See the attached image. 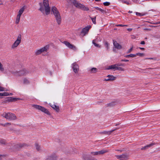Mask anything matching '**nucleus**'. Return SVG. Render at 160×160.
<instances>
[{
	"mask_svg": "<svg viewBox=\"0 0 160 160\" xmlns=\"http://www.w3.org/2000/svg\"><path fill=\"white\" fill-rule=\"evenodd\" d=\"M116 77L114 76L111 75H108L104 79V81H112L115 80L116 79Z\"/></svg>",
	"mask_w": 160,
	"mask_h": 160,
	"instance_id": "12",
	"label": "nucleus"
},
{
	"mask_svg": "<svg viewBox=\"0 0 160 160\" xmlns=\"http://www.w3.org/2000/svg\"><path fill=\"white\" fill-rule=\"evenodd\" d=\"M87 156L86 155H84L83 156V158L85 160H87V159L85 157ZM90 160H97V159H91Z\"/></svg>",
	"mask_w": 160,
	"mask_h": 160,
	"instance_id": "42",
	"label": "nucleus"
},
{
	"mask_svg": "<svg viewBox=\"0 0 160 160\" xmlns=\"http://www.w3.org/2000/svg\"><path fill=\"white\" fill-rule=\"evenodd\" d=\"M90 18L92 20V21L93 22V23L95 24H96V17H95L93 18L91 17Z\"/></svg>",
	"mask_w": 160,
	"mask_h": 160,
	"instance_id": "30",
	"label": "nucleus"
},
{
	"mask_svg": "<svg viewBox=\"0 0 160 160\" xmlns=\"http://www.w3.org/2000/svg\"><path fill=\"white\" fill-rule=\"evenodd\" d=\"M45 103H46L48 104V103H47L46 102H45Z\"/></svg>",
	"mask_w": 160,
	"mask_h": 160,
	"instance_id": "57",
	"label": "nucleus"
},
{
	"mask_svg": "<svg viewBox=\"0 0 160 160\" xmlns=\"http://www.w3.org/2000/svg\"><path fill=\"white\" fill-rule=\"evenodd\" d=\"M97 42V41L96 39L93 40L92 41V43L94 45L95 47L100 48L101 47L98 44Z\"/></svg>",
	"mask_w": 160,
	"mask_h": 160,
	"instance_id": "21",
	"label": "nucleus"
},
{
	"mask_svg": "<svg viewBox=\"0 0 160 160\" xmlns=\"http://www.w3.org/2000/svg\"><path fill=\"white\" fill-rule=\"evenodd\" d=\"M127 30L129 31V32H130L132 30V28H128L127 29Z\"/></svg>",
	"mask_w": 160,
	"mask_h": 160,
	"instance_id": "46",
	"label": "nucleus"
},
{
	"mask_svg": "<svg viewBox=\"0 0 160 160\" xmlns=\"http://www.w3.org/2000/svg\"><path fill=\"white\" fill-rule=\"evenodd\" d=\"M52 11L55 17L57 23L58 24H60L61 22V18L59 12L55 7H52Z\"/></svg>",
	"mask_w": 160,
	"mask_h": 160,
	"instance_id": "2",
	"label": "nucleus"
},
{
	"mask_svg": "<svg viewBox=\"0 0 160 160\" xmlns=\"http://www.w3.org/2000/svg\"><path fill=\"white\" fill-rule=\"evenodd\" d=\"M145 59L153 60H156V58H146Z\"/></svg>",
	"mask_w": 160,
	"mask_h": 160,
	"instance_id": "39",
	"label": "nucleus"
},
{
	"mask_svg": "<svg viewBox=\"0 0 160 160\" xmlns=\"http://www.w3.org/2000/svg\"><path fill=\"white\" fill-rule=\"evenodd\" d=\"M100 103V102L98 101L97 102H96V103L97 104H99Z\"/></svg>",
	"mask_w": 160,
	"mask_h": 160,
	"instance_id": "53",
	"label": "nucleus"
},
{
	"mask_svg": "<svg viewBox=\"0 0 160 160\" xmlns=\"http://www.w3.org/2000/svg\"><path fill=\"white\" fill-rule=\"evenodd\" d=\"M2 116L9 120H13L16 119V117L14 114L9 112H4L2 114Z\"/></svg>",
	"mask_w": 160,
	"mask_h": 160,
	"instance_id": "4",
	"label": "nucleus"
},
{
	"mask_svg": "<svg viewBox=\"0 0 160 160\" xmlns=\"http://www.w3.org/2000/svg\"><path fill=\"white\" fill-rule=\"evenodd\" d=\"M95 8H96V9L101 11V12H104V10L102 9H101L98 7H96Z\"/></svg>",
	"mask_w": 160,
	"mask_h": 160,
	"instance_id": "32",
	"label": "nucleus"
},
{
	"mask_svg": "<svg viewBox=\"0 0 160 160\" xmlns=\"http://www.w3.org/2000/svg\"><path fill=\"white\" fill-rule=\"evenodd\" d=\"M49 48V46L48 45H46L40 49L37 50L35 51V54L36 55H38L40 54L42 52H47L48 49Z\"/></svg>",
	"mask_w": 160,
	"mask_h": 160,
	"instance_id": "7",
	"label": "nucleus"
},
{
	"mask_svg": "<svg viewBox=\"0 0 160 160\" xmlns=\"http://www.w3.org/2000/svg\"><path fill=\"white\" fill-rule=\"evenodd\" d=\"M136 15L137 16H139L143 15V14H142L139 12H136Z\"/></svg>",
	"mask_w": 160,
	"mask_h": 160,
	"instance_id": "41",
	"label": "nucleus"
},
{
	"mask_svg": "<svg viewBox=\"0 0 160 160\" xmlns=\"http://www.w3.org/2000/svg\"><path fill=\"white\" fill-rule=\"evenodd\" d=\"M2 94L3 95V96H7L9 95V93L7 92H2Z\"/></svg>",
	"mask_w": 160,
	"mask_h": 160,
	"instance_id": "34",
	"label": "nucleus"
},
{
	"mask_svg": "<svg viewBox=\"0 0 160 160\" xmlns=\"http://www.w3.org/2000/svg\"><path fill=\"white\" fill-rule=\"evenodd\" d=\"M25 10V8L24 7L22 8L18 11V15L21 16Z\"/></svg>",
	"mask_w": 160,
	"mask_h": 160,
	"instance_id": "20",
	"label": "nucleus"
},
{
	"mask_svg": "<svg viewBox=\"0 0 160 160\" xmlns=\"http://www.w3.org/2000/svg\"><path fill=\"white\" fill-rule=\"evenodd\" d=\"M104 46L107 48V50H108L109 48V44L107 42H105Z\"/></svg>",
	"mask_w": 160,
	"mask_h": 160,
	"instance_id": "28",
	"label": "nucleus"
},
{
	"mask_svg": "<svg viewBox=\"0 0 160 160\" xmlns=\"http://www.w3.org/2000/svg\"><path fill=\"white\" fill-rule=\"evenodd\" d=\"M145 43V42L144 41H142L141 42V44H144Z\"/></svg>",
	"mask_w": 160,
	"mask_h": 160,
	"instance_id": "47",
	"label": "nucleus"
},
{
	"mask_svg": "<svg viewBox=\"0 0 160 160\" xmlns=\"http://www.w3.org/2000/svg\"><path fill=\"white\" fill-rule=\"evenodd\" d=\"M103 4L105 6H108L110 4V3L109 2H106L103 3Z\"/></svg>",
	"mask_w": 160,
	"mask_h": 160,
	"instance_id": "37",
	"label": "nucleus"
},
{
	"mask_svg": "<svg viewBox=\"0 0 160 160\" xmlns=\"http://www.w3.org/2000/svg\"><path fill=\"white\" fill-rule=\"evenodd\" d=\"M7 91L4 88L0 86V91Z\"/></svg>",
	"mask_w": 160,
	"mask_h": 160,
	"instance_id": "35",
	"label": "nucleus"
},
{
	"mask_svg": "<svg viewBox=\"0 0 160 160\" xmlns=\"http://www.w3.org/2000/svg\"><path fill=\"white\" fill-rule=\"evenodd\" d=\"M48 104L55 110L56 112H59L60 111V109L58 106L56 104H52L49 103Z\"/></svg>",
	"mask_w": 160,
	"mask_h": 160,
	"instance_id": "10",
	"label": "nucleus"
},
{
	"mask_svg": "<svg viewBox=\"0 0 160 160\" xmlns=\"http://www.w3.org/2000/svg\"><path fill=\"white\" fill-rule=\"evenodd\" d=\"M107 152L106 150H102L98 152H91V154L93 155H99L100 154H103Z\"/></svg>",
	"mask_w": 160,
	"mask_h": 160,
	"instance_id": "14",
	"label": "nucleus"
},
{
	"mask_svg": "<svg viewBox=\"0 0 160 160\" xmlns=\"http://www.w3.org/2000/svg\"><path fill=\"white\" fill-rule=\"evenodd\" d=\"M88 71L91 74H95L97 73L98 72V70L97 68L92 67L89 69Z\"/></svg>",
	"mask_w": 160,
	"mask_h": 160,
	"instance_id": "16",
	"label": "nucleus"
},
{
	"mask_svg": "<svg viewBox=\"0 0 160 160\" xmlns=\"http://www.w3.org/2000/svg\"><path fill=\"white\" fill-rule=\"evenodd\" d=\"M2 93H0V96H2L3 95L2 94Z\"/></svg>",
	"mask_w": 160,
	"mask_h": 160,
	"instance_id": "50",
	"label": "nucleus"
},
{
	"mask_svg": "<svg viewBox=\"0 0 160 160\" xmlns=\"http://www.w3.org/2000/svg\"><path fill=\"white\" fill-rule=\"evenodd\" d=\"M45 160H51V158H48L47 159H46Z\"/></svg>",
	"mask_w": 160,
	"mask_h": 160,
	"instance_id": "49",
	"label": "nucleus"
},
{
	"mask_svg": "<svg viewBox=\"0 0 160 160\" xmlns=\"http://www.w3.org/2000/svg\"><path fill=\"white\" fill-rule=\"evenodd\" d=\"M132 50H133V47H132L130 49L128 50L127 52V53H130V52H131V51Z\"/></svg>",
	"mask_w": 160,
	"mask_h": 160,
	"instance_id": "36",
	"label": "nucleus"
},
{
	"mask_svg": "<svg viewBox=\"0 0 160 160\" xmlns=\"http://www.w3.org/2000/svg\"><path fill=\"white\" fill-rule=\"evenodd\" d=\"M121 65L119 63H117L114 65H112L108 66L106 68L107 70H112L115 71L117 70V67H119Z\"/></svg>",
	"mask_w": 160,
	"mask_h": 160,
	"instance_id": "9",
	"label": "nucleus"
},
{
	"mask_svg": "<svg viewBox=\"0 0 160 160\" xmlns=\"http://www.w3.org/2000/svg\"><path fill=\"white\" fill-rule=\"evenodd\" d=\"M72 67L73 72L75 73H78L79 70V66L76 62H74L72 64Z\"/></svg>",
	"mask_w": 160,
	"mask_h": 160,
	"instance_id": "8",
	"label": "nucleus"
},
{
	"mask_svg": "<svg viewBox=\"0 0 160 160\" xmlns=\"http://www.w3.org/2000/svg\"><path fill=\"white\" fill-rule=\"evenodd\" d=\"M18 98H13L12 97H8V100H17V99H18Z\"/></svg>",
	"mask_w": 160,
	"mask_h": 160,
	"instance_id": "29",
	"label": "nucleus"
},
{
	"mask_svg": "<svg viewBox=\"0 0 160 160\" xmlns=\"http://www.w3.org/2000/svg\"><path fill=\"white\" fill-rule=\"evenodd\" d=\"M136 55V57L137 56H142L144 55V54L143 53H137L136 54H135Z\"/></svg>",
	"mask_w": 160,
	"mask_h": 160,
	"instance_id": "33",
	"label": "nucleus"
},
{
	"mask_svg": "<svg viewBox=\"0 0 160 160\" xmlns=\"http://www.w3.org/2000/svg\"><path fill=\"white\" fill-rule=\"evenodd\" d=\"M136 57L135 54H130L127 55L126 56V57L128 58L129 57L134 58Z\"/></svg>",
	"mask_w": 160,
	"mask_h": 160,
	"instance_id": "26",
	"label": "nucleus"
},
{
	"mask_svg": "<svg viewBox=\"0 0 160 160\" xmlns=\"http://www.w3.org/2000/svg\"><path fill=\"white\" fill-rule=\"evenodd\" d=\"M21 40V35L19 34L18 36L17 40L12 45L11 48L12 49L16 48L20 43Z\"/></svg>",
	"mask_w": 160,
	"mask_h": 160,
	"instance_id": "6",
	"label": "nucleus"
},
{
	"mask_svg": "<svg viewBox=\"0 0 160 160\" xmlns=\"http://www.w3.org/2000/svg\"><path fill=\"white\" fill-rule=\"evenodd\" d=\"M4 68L3 65L0 62V71H1L2 72H3L4 71Z\"/></svg>",
	"mask_w": 160,
	"mask_h": 160,
	"instance_id": "27",
	"label": "nucleus"
},
{
	"mask_svg": "<svg viewBox=\"0 0 160 160\" xmlns=\"http://www.w3.org/2000/svg\"><path fill=\"white\" fill-rule=\"evenodd\" d=\"M122 61H124V62H128L129 61L127 59H124V60H122Z\"/></svg>",
	"mask_w": 160,
	"mask_h": 160,
	"instance_id": "45",
	"label": "nucleus"
},
{
	"mask_svg": "<svg viewBox=\"0 0 160 160\" xmlns=\"http://www.w3.org/2000/svg\"><path fill=\"white\" fill-rule=\"evenodd\" d=\"M35 147L36 149L38 151H40L41 150L40 146L38 143L35 144Z\"/></svg>",
	"mask_w": 160,
	"mask_h": 160,
	"instance_id": "25",
	"label": "nucleus"
},
{
	"mask_svg": "<svg viewBox=\"0 0 160 160\" xmlns=\"http://www.w3.org/2000/svg\"><path fill=\"white\" fill-rule=\"evenodd\" d=\"M124 3L127 4H129V3L128 2H125Z\"/></svg>",
	"mask_w": 160,
	"mask_h": 160,
	"instance_id": "51",
	"label": "nucleus"
},
{
	"mask_svg": "<svg viewBox=\"0 0 160 160\" xmlns=\"http://www.w3.org/2000/svg\"><path fill=\"white\" fill-rule=\"evenodd\" d=\"M116 156L118 159L120 160H125L128 157V155L127 154H122L121 155H117Z\"/></svg>",
	"mask_w": 160,
	"mask_h": 160,
	"instance_id": "15",
	"label": "nucleus"
},
{
	"mask_svg": "<svg viewBox=\"0 0 160 160\" xmlns=\"http://www.w3.org/2000/svg\"><path fill=\"white\" fill-rule=\"evenodd\" d=\"M139 48L142 50H144V48Z\"/></svg>",
	"mask_w": 160,
	"mask_h": 160,
	"instance_id": "48",
	"label": "nucleus"
},
{
	"mask_svg": "<svg viewBox=\"0 0 160 160\" xmlns=\"http://www.w3.org/2000/svg\"><path fill=\"white\" fill-rule=\"evenodd\" d=\"M118 102L116 101H112L107 104V106L112 107L117 104Z\"/></svg>",
	"mask_w": 160,
	"mask_h": 160,
	"instance_id": "18",
	"label": "nucleus"
},
{
	"mask_svg": "<svg viewBox=\"0 0 160 160\" xmlns=\"http://www.w3.org/2000/svg\"><path fill=\"white\" fill-rule=\"evenodd\" d=\"M117 70H118L119 71H124V69L122 68V67H117Z\"/></svg>",
	"mask_w": 160,
	"mask_h": 160,
	"instance_id": "31",
	"label": "nucleus"
},
{
	"mask_svg": "<svg viewBox=\"0 0 160 160\" xmlns=\"http://www.w3.org/2000/svg\"><path fill=\"white\" fill-rule=\"evenodd\" d=\"M29 83V81L26 78H24L23 79V83L25 84H28Z\"/></svg>",
	"mask_w": 160,
	"mask_h": 160,
	"instance_id": "23",
	"label": "nucleus"
},
{
	"mask_svg": "<svg viewBox=\"0 0 160 160\" xmlns=\"http://www.w3.org/2000/svg\"><path fill=\"white\" fill-rule=\"evenodd\" d=\"M91 28V26L90 25L82 29L81 32V33L83 34V36H85L86 34L88 33L89 29Z\"/></svg>",
	"mask_w": 160,
	"mask_h": 160,
	"instance_id": "13",
	"label": "nucleus"
},
{
	"mask_svg": "<svg viewBox=\"0 0 160 160\" xmlns=\"http://www.w3.org/2000/svg\"><path fill=\"white\" fill-rule=\"evenodd\" d=\"M73 4L77 8L81 9L84 11H88L89 9L88 8L84 5L81 4L80 3L76 1H72Z\"/></svg>",
	"mask_w": 160,
	"mask_h": 160,
	"instance_id": "5",
	"label": "nucleus"
},
{
	"mask_svg": "<svg viewBox=\"0 0 160 160\" xmlns=\"http://www.w3.org/2000/svg\"><path fill=\"white\" fill-rule=\"evenodd\" d=\"M21 16L17 15L15 23L16 24H18L20 21Z\"/></svg>",
	"mask_w": 160,
	"mask_h": 160,
	"instance_id": "22",
	"label": "nucleus"
},
{
	"mask_svg": "<svg viewBox=\"0 0 160 160\" xmlns=\"http://www.w3.org/2000/svg\"><path fill=\"white\" fill-rule=\"evenodd\" d=\"M96 1H97V2H98V1H100V0H95Z\"/></svg>",
	"mask_w": 160,
	"mask_h": 160,
	"instance_id": "54",
	"label": "nucleus"
},
{
	"mask_svg": "<svg viewBox=\"0 0 160 160\" xmlns=\"http://www.w3.org/2000/svg\"><path fill=\"white\" fill-rule=\"evenodd\" d=\"M67 1L68 3H73L72 1H75L74 0H67Z\"/></svg>",
	"mask_w": 160,
	"mask_h": 160,
	"instance_id": "43",
	"label": "nucleus"
},
{
	"mask_svg": "<svg viewBox=\"0 0 160 160\" xmlns=\"http://www.w3.org/2000/svg\"><path fill=\"white\" fill-rule=\"evenodd\" d=\"M120 64L121 65L120 66H123V64Z\"/></svg>",
	"mask_w": 160,
	"mask_h": 160,
	"instance_id": "56",
	"label": "nucleus"
},
{
	"mask_svg": "<svg viewBox=\"0 0 160 160\" xmlns=\"http://www.w3.org/2000/svg\"><path fill=\"white\" fill-rule=\"evenodd\" d=\"M63 43L70 49H72L74 50H76V47L74 45L71 44L69 42L67 41H64Z\"/></svg>",
	"mask_w": 160,
	"mask_h": 160,
	"instance_id": "11",
	"label": "nucleus"
},
{
	"mask_svg": "<svg viewBox=\"0 0 160 160\" xmlns=\"http://www.w3.org/2000/svg\"><path fill=\"white\" fill-rule=\"evenodd\" d=\"M2 159V156L0 155V160H1Z\"/></svg>",
	"mask_w": 160,
	"mask_h": 160,
	"instance_id": "52",
	"label": "nucleus"
},
{
	"mask_svg": "<svg viewBox=\"0 0 160 160\" xmlns=\"http://www.w3.org/2000/svg\"><path fill=\"white\" fill-rule=\"evenodd\" d=\"M10 124H11L10 123H8V122L4 124H2V125L4 126H6L8 125H10Z\"/></svg>",
	"mask_w": 160,
	"mask_h": 160,
	"instance_id": "38",
	"label": "nucleus"
},
{
	"mask_svg": "<svg viewBox=\"0 0 160 160\" xmlns=\"http://www.w3.org/2000/svg\"><path fill=\"white\" fill-rule=\"evenodd\" d=\"M114 131V130H112L111 131H109L108 132V134H110L111 133H112V132L113 131Z\"/></svg>",
	"mask_w": 160,
	"mask_h": 160,
	"instance_id": "44",
	"label": "nucleus"
},
{
	"mask_svg": "<svg viewBox=\"0 0 160 160\" xmlns=\"http://www.w3.org/2000/svg\"><path fill=\"white\" fill-rule=\"evenodd\" d=\"M153 145V143H151L148 145H146V146L143 147L142 148V149L143 150L144 149H145L146 148H148L150 147L151 146H152Z\"/></svg>",
	"mask_w": 160,
	"mask_h": 160,
	"instance_id": "24",
	"label": "nucleus"
},
{
	"mask_svg": "<svg viewBox=\"0 0 160 160\" xmlns=\"http://www.w3.org/2000/svg\"><path fill=\"white\" fill-rule=\"evenodd\" d=\"M117 26H121V27H124V26H127V25H123V24H118L116 25Z\"/></svg>",
	"mask_w": 160,
	"mask_h": 160,
	"instance_id": "40",
	"label": "nucleus"
},
{
	"mask_svg": "<svg viewBox=\"0 0 160 160\" xmlns=\"http://www.w3.org/2000/svg\"><path fill=\"white\" fill-rule=\"evenodd\" d=\"M32 106L34 108L41 111L48 116H50L51 115L48 110L44 107L36 104H32Z\"/></svg>",
	"mask_w": 160,
	"mask_h": 160,
	"instance_id": "3",
	"label": "nucleus"
},
{
	"mask_svg": "<svg viewBox=\"0 0 160 160\" xmlns=\"http://www.w3.org/2000/svg\"><path fill=\"white\" fill-rule=\"evenodd\" d=\"M113 45L114 47L118 49H120L122 48V46L116 41L113 42Z\"/></svg>",
	"mask_w": 160,
	"mask_h": 160,
	"instance_id": "19",
	"label": "nucleus"
},
{
	"mask_svg": "<svg viewBox=\"0 0 160 160\" xmlns=\"http://www.w3.org/2000/svg\"><path fill=\"white\" fill-rule=\"evenodd\" d=\"M40 10L42 12H43L45 10L46 14L49 13L50 7L48 0H43V5L40 4Z\"/></svg>",
	"mask_w": 160,
	"mask_h": 160,
	"instance_id": "1",
	"label": "nucleus"
},
{
	"mask_svg": "<svg viewBox=\"0 0 160 160\" xmlns=\"http://www.w3.org/2000/svg\"><path fill=\"white\" fill-rule=\"evenodd\" d=\"M12 95V93H10V94H9V95Z\"/></svg>",
	"mask_w": 160,
	"mask_h": 160,
	"instance_id": "55",
	"label": "nucleus"
},
{
	"mask_svg": "<svg viewBox=\"0 0 160 160\" xmlns=\"http://www.w3.org/2000/svg\"><path fill=\"white\" fill-rule=\"evenodd\" d=\"M12 74L16 76H21L24 74L23 71H15L12 72Z\"/></svg>",
	"mask_w": 160,
	"mask_h": 160,
	"instance_id": "17",
	"label": "nucleus"
}]
</instances>
